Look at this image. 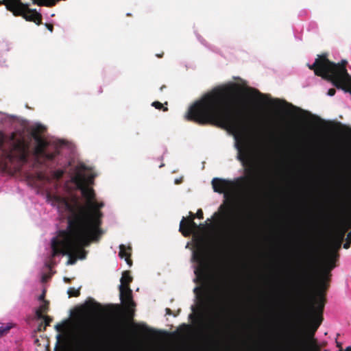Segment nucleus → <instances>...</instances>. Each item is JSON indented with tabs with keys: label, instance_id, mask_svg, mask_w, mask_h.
Returning a JSON list of instances; mask_svg holds the SVG:
<instances>
[{
	"label": "nucleus",
	"instance_id": "1",
	"mask_svg": "<svg viewBox=\"0 0 351 351\" xmlns=\"http://www.w3.org/2000/svg\"><path fill=\"white\" fill-rule=\"evenodd\" d=\"M242 88L236 84L214 88L191 106L188 121L199 125L211 124L240 132L246 122V102L236 97Z\"/></svg>",
	"mask_w": 351,
	"mask_h": 351
},
{
	"label": "nucleus",
	"instance_id": "2",
	"mask_svg": "<svg viewBox=\"0 0 351 351\" xmlns=\"http://www.w3.org/2000/svg\"><path fill=\"white\" fill-rule=\"evenodd\" d=\"M317 258L312 252L306 256V263L302 271L300 280V293L302 297L309 296L308 317L309 319V331L306 338L300 343L306 344L314 338V335L323 321V312L326 303L325 293L322 289L317 291L315 295H310L313 285L314 276L316 271Z\"/></svg>",
	"mask_w": 351,
	"mask_h": 351
},
{
	"label": "nucleus",
	"instance_id": "3",
	"mask_svg": "<svg viewBox=\"0 0 351 351\" xmlns=\"http://www.w3.org/2000/svg\"><path fill=\"white\" fill-rule=\"evenodd\" d=\"M56 201L69 212L70 215L68 217L69 225L99 239L103 234L100 228L103 214L99 210L104 206L103 202L98 203L95 199L88 206H84L80 205L76 199L73 200V203H71L67 198L57 197Z\"/></svg>",
	"mask_w": 351,
	"mask_h": 351
},
{
	"label": "nucleus",
	"instance_id": "4",
	"mask_svg": "<svg viewBox=\"0 0 351 351\" xmlns=\"http://www.w3.org/2000/svg\"><path fill=\"white\" fill-rule=\"evenodd\" d=\"M98 240L86 232L68 223L66 228L58 231L57 237L51 240V257L53 258L59 254L67 255L69 256L67 265H73L77 258H85L86 252L84 247L89 245L90 241Z\"/></svg>",
	"mask_w": 351,
	"mask_h": 351
},
{
	"label": "nucleus",
	"instance_id": "5",
	"mask_svg": "<svg viewBox=\"0 0 351 351\" xmlns=\"http://www.w3.org/2000/svg\"><path fill=\"white\" fill-rule=\"evenodd\" d=\"M347 61L342 60L339 63L331 62L328 53L317 55L313 64H308L309 69L315 74L331 82L336 88L348 90V85L351 82V76L348 74L346 66Z\"/></svg>",
	"mask_w": 351,
	"mask_h": 351
},
{
	"label": "nucleus",
	"instance_id": "6",
	"mask_svg": "<svg viewBox=\"0 0 351 351\" xmlns=\"http://www.w3.org/2000/svg\"><path fill=\"white\" fill-rule=\"evenodd\" d=\"M15 134L12 133L10 137V146L8 148L4 147L5 136L0 132V151L3 156L10 162L17 161L25 163L28 158V145L23 138L15 139Z\"/></svg>",
	"mask_w": 351,
	"mask_h": 351
},
{
	"label": "nucleus",
	"instance_id": "7",
	"mask_svg": "<svg viewBox=\"0 0 351 351\" xmlns=\"http://www.w3.org/2000/svg\"><path fill=\"white\" fill-rule=\"evenodd\" d=\"M224 224L230 236L232 241L239 243L245 239L249 226V217H234L233 223H230V217L233 216L232 213L223 212Z\"/></svg>",
	"mask_w": 351,
	"mask_h": 351
},
{
	"label": "nucleus",
	"instance_id": "8",
	"mask_svg": "<svg viewBox=\"0 0 351 351\" xmlns=\"http://www.w3.org/2000/svg\"><path fill=\"white\" fill-rule=\"evenodd\" d=\"M45 130V127L41 125H36L32 130V136L36 143L34 154L38 159H41L44 161H51L56 156L59 155L60 152L57 147H53V150L51 152L47 149L49 143L40 136V134Z\"/></svg>",
	"mask_w": 351,
	"mask_h": 351
},
{
	"label": "nucleus",
	"instance_id": "9",
	"mask_svg": "<svg viewBox=\"0 0 351 351\" xmlns=\"http://www.w3.org/2000/svg\"><path fill=\"white\" fill-rule=\"evenodd\" d=\"M235 147L238 151L237 159L242 162L244 166H247L245 172L250 178H253L256 173V169L254 164V151L249 142L244 138L239 139V136H236Z\"/></svg>",
	"mask_w": 351,
	"mask_h": 351
},
{
	"label": "nucleus",
	"instance_id": "10",
	"mask_svg": "<svg viewBox=\"0 0 351 351\" xmlns=\"http://www.w3.org/2000/svg\"><path fill=\"white\" fill-rule=\"evenodd\" d=\"M132 280L130 272L125 271L122 274V277L120 280L121 285H119L120 300L127 308L126 314L129 321H132L134 315V310L131 307L134 306L135 304L132 300V291L130 288V284Z\"/></svg>",
	"mask_w": 351,
	"mask_h": 351
},
{
	"label": "nucleus",
	"instance_id": "11",
	"mask_svg": "<svg viewBox=\"0 0 351 351\" xmlns=\"http://www.w3.org/2000/svg\"><path fill=\"white\" fill-rule=\"evenodd\" d=\"M193 258L198 263L195 269L197 278L201 282H206L212 278L210 265L204 250L201 249L193 252Z\"/></svg>",
	"mask_w": 351,
	"mask_h": 351
},
{
	"label": "nucleus",
	"instance_id": "12",
	"mask_svg": "<svg viewBox=\"0 0 351 351\" xmlns=\"http://www.w3.org/2000/svg\"><path fill=\"white\" fill-rule=\"evenodd\" d=\"M71 181L76 186L77 188L81 191L82 196L87 200V206L90 205L95 199V193L93 188L85 187L84 180L80 176H73Z\"/></svg>",
	"mask_w": 351,
	"mask_h": 351
},
{
	"label": "nucleus",
	"instance_id": "13",
	"mask_svg": "<svg viewBox=\"0 0 351 351\" xmlns=\"http://www.w3.org/2000/svg\"><path fill=\"white\" fill-rule=\"evenodd\" d=\"M211 184L215 192L224 193L225 197L227 196L228 193L231 191L234 186L232 181L218 178H213Z\"/></svg>",
	"mask_w": 351,
	"mask_h": 351
},
{
	"label": "nucleus",
	"instance_id": "14",
	"mask_svg": "<svg viewBox=\"0 0 351 351\" xmlns=\"http://www.w3.org/2000/svg\"><path fill=\"white\" fill-rule=\"evenodd\" d=\"M199 228V226L194 221L193 218L182 217L180 223V232L184 237H189L192 233L196 232Z\"/></svg>",
	"mask_w": 351,
	"mask_h": 351
},
{
	"label": "nucleus",
	"instance_id": "15",
	"mask_svg": "<svg viewBox=\"0 0 351 351\" xmlns=\"http://www.w3.org/2000/svg\"><path fill=\"white\" fill-rule=\"evenodd\" d=\"M93 332H86L85 339L87 344L90 346H96L101 343L103 341V335L97 329L94 328Z\"/></svg>",
	"mask_w": 351,
	"mask_h": 351
},
{
	"label": "nucleus",
	"instance_id": "16",
	"mask_svg": "<svg viewBox=\"0 0 351 351\" xmlns=\"http://www.w3.org/2000/svg\"><path fill=\"white\" fill-rule=\"evenodd\" d=\"M335 261V257L333 256V255L330 256V257L328 258V259L327 260V261L326 262V263L324 265V267L322 270V278L320 280V285L322 287H324L325 288H326L324 280L326 278H329V276H330V271L335 268V265L334 263Z\"/></svg>",
	"mask_w": 351,
	"mask_h": 351
},
{
	"label": "nucleus",
	"instance_id": "17",
	"mask_svg": "<svg viewBox=\"0 0 351 351\" xmlns=\"http://www.w3.org/2000/svg\"><path fill=\"white\" fill-rule=\"evenodd\" d=\"M350 224L346 220H341L337 226L335 232L333 233L332 237L335 239H337L339 241H343L346 233L350 228Z\"/></svg>",
	"mask_w": 351,
	"mask_h": 351
},
{
	"label": "nucleus",
	"instance_id": "18",
	"mask_svg": "<svg viewBox=\"0 0 351 351\" xmlns=\"http://www.w3.org/2000/svg\"><path fill=\"white\" fill-rule=\"evenodd\" d=\"M131 250H132V248L131 247H128V248H126V247L123 245V244H121L119 246V256L121 258H125L127 264L131 267L132 265V259L130 258V256H131Z\"/></svg>",
	"mask_w": 351,
	"mask_h": 351
},
{
	"label": "nucleus",
	"instance_id": "19",
	"mask_svg": "<svg viewBox=\"0 0 351 351\" xmlns=\"http://www.w3.org/2000/svg\"><path fill=\"white\" fill-rule=\"evenodd\" d=\"M81 176L82 180H84L85 187H89V185L93 184L94 179L96 176V175L94 173H90L88 176H86V175L81 171H77L73 176Z\"/></svg>",
	"mask_w": 351,
	"mask_h": 351
},
{
	"label": "nucleus",
	"instance_id": "20",
	"mask_svg": "<svg viewBox=\"0 0 351 351\" xmlns=\"http://www.w3.org/2000/svg\"><path fill=\"white\" fill-rule=\"evenodd\" d=\"M300 344L304 350H306L308 348L309 351H321L316 339H310L306 344Z\"/></svg>",
	"mask_w": 351,
	"mask_h": 351
},
{
	"label": "nucleus",
	"instance_id": "21",
	"mask_svg": "<svg viewBox=\"0 0 351 351\" xmlns=\"http://www.w3.org/2000/svg\"><path fill=\"white\" fill-rule=\"evenodd\" d=\"M243 90L244 93H245L247 96L251 97H258V98L261 99L266 96V95L262 94L258 90L254 88L248 87Z\"/></svg>",
	"mask_w": 351,
	"mask_h": 351
},
{
	"label": "nucleus",
	"instance_id": "22",
	"mask_svg": "<svg viewBox=\"0 0 351 351\" xmlns=\"http://www.w3.org/2000/svg\"><path fill=\"white\" fill-rule=\"evenodd\" d=\"M343 242V241H339L337 239L331 237L330 245L335 251H338L339 250H340Z\"/></svg>",
	"mask_w": 351,
	"mask_h": 351
},
{
	"label": "nucleus",
	"instance_id": "23",
	"mask_svg": "<svg viewBox=\"0 0 351 351\" xmlns=\"http://www.w3.org/2000/svg\"><path fill=\"white\" fill-rule=\"evenodd\" d=\"M340 169L342 172L348 173L351 172V162L349 160H347L346 161L343 162L340 165Z\"/></svg>",
	"mask_w": 351,
	"mask_h": 351
},
{
	"label": "nucleus",
	"instance_id": "24",
	"mask_svg": "<svg viewBox=\"0 0 351 351\" xmlns=\"http://www.w3.org/2000/svg\"><path fill=\"white\" fill-rule=\"evenodd\" d=\"M64 174V170H63V169H57L55 171H52L51 172V176L52 179L56 180H59L60 179H61Z\"/></svg>",
	"mask_w": 351,
	"mask_h": 351
},
{
	"label": "nucleus",
	"instance_id": "25",
	"mask_svg": "<svg viewBox=\"0 0 351 351\" xmlns=\"http://www.w3.org/2000/svg\"><path fill=\"white\" fill-rule=\"evenodd\" d=\"M39 5L51 7L55 5L57 0H35Z\"/></svg>",
	"mask_w": 351,
	"mask_h": 351
},
{
	"label": "nucleus",
	"instance_id": "26",
	"mask_svg": "<svg viewBox=\"0 0 351 351\" xmlns=\"http://www.w3.org/2000/svg\"><path fill=\"white\" fill-rule=\"evenodd\" d=\"M67 293L69 298L71 297H78L80 295V289H76L73 287H71L68 289Z\"/></svg>",
	"mask_w": 351,
	"mask_h": 351
},
{
	"label": "nucleus",
	"instance_id": "27",
	"mask_svg": "<svg viewBox=\"0 0 351 351\" xmlns=\"http://www.w3.org/2000/svg\"><path fill=\"white\" fill-rule=\"evenodd\" d=\"M49 302L47 300H44L43 304L39 306L38 310H39L42 313H45L49 311Z\"/></svg>",
	"mask_w": 351,
	"mask_h": 351
},
{
	"label": "nucleus",
	"instance_id": "28",
	"mask_svg": "<svg viewBox=\"0 0 351 351\" xmlns=\"http://www.w3.org/2000/svg\"><path fill=\"white\" fill-rule=\"evenodd\" d=\"M152 106H154L156 109H158V110L162 109L163 111H167L168 110V108L167 107L163 108L162 104H161L159 101L153 102Z\"/></svg>",
	"mask_w": 351,
	"mask_h": 351
},
{
	"label": "nucleus",
	"instance_id": "29",
	"mask_svg": "<svg viewBox=\"0 0 351 351\" xmlns=\"http://www.w3.org/2000/svg\"><path fill=\"white\" fill-rule=\"evenodd\" d=\"M43 319H44L43 330H45L46 327L50 325V324H51V322H52L53 319L49 315H45V317H44Z\"/></svg>",
	"mask_w": 351,
	"mask_h": 351
},
{
	"label": "nucleus",
	"instance_id": "30",
	"mask_svg": "<svg viewBox=\"0 0 351 351\" xmlns=\"http://www.w3.org/2000/svg\"><path fill=\"white\" fill-rule=\"evenodd\" d=\"M90 311H99L101 308V306L99 303L95 302L93 306H90Z\"/></svg>",
	"mask_w": 351,
	"mask_h": 351
},
{
	"label": "nucleus",
	"instance_id": "31",
	"mask_svg": "<svg viewBox=\"0 0 351 351\" xmlns=\"http://www.w3.org/2000/svg\"><path fill=\"white\" fill-rule=\"evenodd\" d=\"M38 178L40 180H47V181H50V178L49 177H47V176H45L43 173H39L38 174Z\"/></svg>",
	"mask_w": 351,
	"mask_h": 351
},
{
	"label": "nucleus",
	"instance_id": "32",
	"mask_svg": "<svg viewBox=\"0 0 351 351\" xmlns=\"http://www.w3.org/2000/svg\"><path fill=\"white\" fill-rule=\"evenodd\" d=\"M36 317L38 319H43L45 315H43V313L37 309L36 311Z\"/></svg>",
	"mask_w": 351,
	"mask_h": 351
},
{
	"label": "nucleus",
	"instance_id": "33",
	"mask_svg": "<svg viewBox=\"0 0 351 351\" xmlns=\"http://www.w3.org/2000/svg\"><path fill=\"white\" fill-rule=\"evenodd\" d=\"M11 328L10 326H1L0 327V335H3L8 332V330Z\"/></svg>",
	"mask_w": 351,
	"mask_h": 351
},
{
	"label": "nucleus",
	"instance_id": "34",
	"mask_svg": "<svg viewBox=\"0 0 351 351\" xmlns=\"http://www.w3.org/2000/svg\"><path fill=\"white\" fill-rule=\"evenodd\" d=\"M204 214H203V211L202 209H198L197 211V213L195 215V217H197L199 219H203L204 217Z\"/></svg>",
	"mask_w": 351,
	"mask_h": 351
},
{
	"label": "nucleus",
	"instance_id": "35",
	"mask_svg": "<svg viewBox=\"0 0 351 351\" xmlns=\"http://www.w3.org/2000/svg\"><path fill=\"white\" fill-rule=\"evenodd\" d=\"M350 243H351V241L350 240H348V237H347L346 238V241L343 244V248L348 249L350 247Z\"/></svg>",
	"mask_w": 351,
	"mask_h": 351
},
{
	"label": "nucleus",
	"instance_id": "36",
	"mask_svg": "<svg viewBox=\"0 0 351 351\" xmlns=\"http://www.w3.org/2000/svg\"><path fill=\"white\" fill-rule=\"evenodd\" d=\"M45 27L49 29L51 32L53 30V25L51 23H45Z\"/></svg>",
	"mask_w": 351,
	"mask_h": 351
},
{
	"label": "nucleus",
	"instance_id": "37",
	"mask_svg": "<svg viewBox=\"0 0 351 351\" xmlns=\"http://www.w3.org/2000/svg\"><path fill=\"white\" fill-rule=\"evenodd\" d=\"M335 93H336V90L335 88H330L328 90V95L329 96H334L335 95Z\"/></svg>",
	"mask_w": 351,
	"mask_h": 351
},
{
	"label": "nucleus",
	"instance_id": "38",
	"mask_svg": "<svg viewBox=\"0 0 351 351\" xmlns=\"http://www.w3.org/2000/svg\"><path fill=\"white\" fill-rule=\"evenodd\" d=\"M45 298V291H43V293L39 296L38 300L44 302Z\"/></svg>",
	"mask_w": 351,
	"mask_h": 351
},
{
	"label": "nucleus",
	"instance_id": "39",
	"mask_svg": "<svg viewBox=\"0 0 351 351\" xmlns=\"http://www.w3.org/2000/svg\"><path fill=\"white\" fill-rule=\"evenodd\" d=\"M337 346L341 348L340 351H342V348L339 343H337ZM345 351H351V346L347 347Z\"/></svg>",
	"mask_w": 351,
	"mask_h": 351
},
{
	"label": "nucleus",
	"instance_id": "40",
	"mask_svg": "<svg viewBox=\"0 0 351 351\" xmlns=\"http://www.w3.org/2000/svg\"><path fill=\"white\" fill-rule=\"evenodd\" d=\"M43 327H44V324L43 323H40V325L38 326V331H42V330H43Z\"/></svg>",
	"mask_w": 351,
	"mask_h": 351
},
{
	"label": "nucleus",
	"instance_id": "41",
	"mask_svg": "<svg viewBox=\"0 0 351 351\" xmlns=\"http://www.w3.org/2000/svg\"><path fill=\"white\" fill-rule=\"evenodd\" d=\"M187 218H193V219H195V215L193 213L190 211L189 212V216Z\"/></svg>",
	"mask_w": 351,
	"mask_h": 351
},
{
	"label": "nucleus",
	"instance_id": "42",
	"mask_svg": "<svg viewBox=\"0 0 351 351\" xmlns=\"http://www.w3.org/2000/svg\"><path fill=\"white\" fill-rule=\"evenodd\" d=\"M62 326L61 324H57L56 326V328L58 330V331H60L62 330Z\"/></svg>",
	"mask_w": 351,
	"mask_h": 351
},
{
	"label": "nucleus",
	"instance_id": "43",
	"mask_svg": "<svg viewBox=\"0 0 351 351\" xmlns=\"http://www.w3.org/2000/svg\"><path fill=\"white\" fill-rule=\"evenodd\" d=\"M166 313H167V314H168V315H171V314H172V311H171V310L170 308H166Z\"/></svg>",
	"mask_w": 351,
	"mask_h": 351
},
{
	"label": "nucleus",
	"instance_id": "44",
	"mask_svg": "<svg viewBox=\"0 0 351 351\" xmlns=\"http://www.w3.org/2000/svg\"><path fill=\"white\" fill-rule=\"evenodd\" d=\"M279 102H280L279 99H275V100L272 101V103L274 104H279Z\"/></svg>",
	"mask_w": 351,
	"mask_h": 351
},
{
	"label": "nucleus",
	"instance_id": "45",
	"mask_svg": "<svg viewBox=\"0 0 351 351\" xmlns=\"http://www.w3.org/2000/svg\"><path fill=\"white\" fill-rule=\"evenodd\" d=\"M348 239L351 241V231L348 234Z\"/></svg>",
	"mask_w": 351,
	"mask_h": 351
},
{
	"label": "nucleus",
	"instance_id": "46",
	"mask_svg": "<svg viewBox=\"0 0 351 351\" xmlns=\"http://www.w3.org/2000/svg\"><path fill=\"white\" fill-rule=\"evenodd\" d=\"M162 56H163V53H162L161 54L158 53V54L156 55V56L158 57V58H162Z\"/></svg>",
	"mask_w": 351,
	"mask_h": 351
},
{
	"label": "nucleus",
	"instance_id": "47",
	"mask_svg": "<svg viewBox=\"0 0 351 351\" xmlns=\"http://www.w3.org/2000/svg\"><path fill=\"white\" fill-rule=\"evenodd\" d=\"M64 281L66 282H70V279L67 278H64Z\"/></svg>",
	"mask_w": 351,
	"mask_h": 351
},
{
	"label": "nucleus",
	"instance_id": "48",
	"mask_svg": "<svg viewBox=\"0 0 351 351\" xmlns=\"http://www.w3.org/2000/svg\"><path fill=\"white\" fill-rule=\"evenodd\" d=\"M165 88H166V86L165 85L162 86L160 87V90H162Z\"/></svg>",
	"mask_w": 351,
	"mask_h": 351
},
{
	"label": "nucleus",
	"instance_id": "49",
	"mask_svg": "<svg viewBox=\"0 0 351 351\" xmlns=\"http://www.w3.org/2000/svg\"><path fill=\"white\" fill-rule=\"evenodd\" d=\"M221 312H222V313H224V312H225V308H221Z\"/></svg>",
	"mask_w": 351,
	"mask_h": 351
},
{
	"label": "nucleus",
	"instance_id": "50",
	"mask_svg": "<svg viewBox=\"0 0 351 351\" xmlns=\"http://www.w3.org/2000/svg\"><path fill=\"white\" fill-rule=\"evenodd\" d=\"M350 135H351V129H350Z\"/></svg>",
	"mask_w": 351,
	"mask_h": 351
}]
</instances>
